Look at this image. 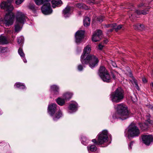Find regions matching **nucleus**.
I'll return each mask as SVG.
<instances>
[{
  "label": "nucleus",
  "instance_id": "nucleus-1",
  "mask_svg": "<svg viewBox=\"0 0 153 153\" xmlns=\"http://www.w3.org/2000/svg\"><path fill=\"white\" fill-rule=\"evenodd\" d=\"M13 0H7V1H4L1 4V7L8 13L6 14L4 19L1 18L0 24H5L6 25L9 26L12 25L13 23L14 16L13 13H11L13 9V6L11 4Z\"/></svg>",
  "mask_w": 153,
  "mask_h": 153
},
{
  "label": "nucleus",
  "instance_id": "nucleus-2",
  "mask_svg": "<svg viewBox=\"0 0 153 153\" xmlns=\"http://www.w3.org/2000/svg\"><path fill=\"white\" fill-rule=\"evenodd\" d=\"M91 46L87 45L84 48L83 54L81 56V61L82 64H89V66L94 68L97 65L99 62L98 58L92 55H88L91 51Z\"/></svg>",
  "mask_w": 153,
  "mask_h": 153
},
{
  "label": "nucleus",
  "instance_id": "nucleus-3",
  "mask_svg": "<svg viewBox=\"0 0 153 153\" xmlns=\"http://www.w3.org/2000/svg\"><path fill=\"white\" fill-rule=\"evenodd\" d=\"M115 108L116 111L113 115V119H120L122 120H124L130 117L131 112L128 108L126 106H117Z\"/></svg>",
  "mask_w": 153,
  "mask_h": 153
},
{
  "label": "nucleus",
  "instance_id": "nucleus-4",
  "mask_svg": "<svg viewBox=\"0 0 153 153\" xmlns=\"http://www.w3.org/2000/svg\"><path fill=\"white\" fill-rule=\"evenodd\" d=\"M124 92L121 88H118L110 95L111 100L113 102L118 103L121 102L124 97Z\"/></svg>",
  "mask_w": 153,
  "mask_h": 153
},
{
  "label": "nucleus",
  "instance_id": "nucleus-5",
  "mask_svg": "<svg viewBox=\"0 0 153 153\" xmlns=\"http://www.w3.org/2000/svg\"><path fill=\"white\" fill-rule=\"evenodd\" d=\"M48 111L51 115L54 116L53 119L54 120L59 119L62 115L61 111L56 106H48Z\"/></svg>",
  "mask_w": 153,
  "mask_h": 153
},
{
  "label": "nucleus",
  "instance_id": "nucleus-6",
  "mask_svg": "<svg viewBox=\"0 0 153 153\" xmlns=\"http://www.w3.org/2000/svg\"><path fill=\"white\" fill-rule=\"evenodd\" d=\"M140 134V131L135 123H132L128 127V137L134 138L138 137Z\"/></svg>",
  "mask_w": 153,
  "mask_h": 153
},
{
  "label": "nucleus",
  "instance_id": "nucleus-7",
  "mask_svg": "<svg viewBox=\"0 0 153 153\" xmlns=\"http://www.w3.org/2000/svg\"><path fill=\"white\" fill-rule=\"evenodd\" d=\"M16 22L17 23H19L24 24L26 22L27 17L25 14L23 12L18 11H17L15 16Z\"/></svg>",
  "mask_w": 153,
  "mask_h": 153
},
{
  "label": "nucleus",
  "instance_id": "nucleus-8",
  "mask_svg": "<svg viewBox=\"0 0 153 153\" xmlns=\"http://www.w3.org/2000/svg\"><path fill=\"white\" fill-rule=\"evenodd\" d=\"M108 131L107 130H104L100 133L98 135V143L101 145L106 142L108 140Z\"/></svg>",
  "mask_w": 153,
  "mask_h": 153
},
{
  "label": "nucleus",
  "instance_id": "nucleus-9",
  "mask_svg": "<svg viewBox=\"0 0 153 153\" xmlns=\"http://www.w3.org/2000/svg\"><path fill=\"white\" fill-rule=\"evenodd\" d=\"M46 1L41 8V10L43 13L45 15H48L52 13V10L51 8V4L49 2Z\"/></svg>",
  "mask_w": 153,
  "mask_h": 153
},
{
  "label": "nucleus",
  "instance_id": "nucleus-10",
  "mask_svg": "<svg viewBox=\"0 0 153 153\" xmlns=\"http://www.w3.org/2000/svg\"><path fill=\"white\" fill-rule=\"evenodd\" d=\"M147 117V121L146 122L143 124L140 123V127L141 129L144 130L146 129L148 127V123L149 124L153 125V121L149 119L150 115L149 114L146 115Z\"/></svg>",
  "mask_w": 153,
  "mask_h": 153
},
{
  "label": "nucleus",
  "instance_id": "nucleus-11",
  "mask_svg": "<svg viewBox=\"0 0 153 153\" xmlns=\"http://www.w3.org/2000/svg\"><path fill=\"white\" fill-rule=\"evenodd\" d=\"M143 143L146 145H149L153 141V137L151 135H144L142 137Z\"/></svg>",
  "mask_w": 153,
  "mask_h": 153
},
{
  "label": "nucleus",
  "instance_id": "nucleus-12",
  "mask_svg": "<svg viewBox=\"0 0 153 153\" xmlns=\"http://www.w3.org/2000/svg\"><path fill=\"white\" fill-rule=\"evenodd\" d=\"M102 31L100 30H98L96 32L94 33L93 35L92 40L93 42H96L100 39L102 37Z\"/></svg>",
  "mask_w": 153,
  "mask_h": 153
},
{
  "label": "nucleus",
  "instance_id": "nucleus-13",
  "mask_svg": "<svg viewBox=\"0 0 153 153\" xmlns=\"http://www.w3.org/2000/svg\"><path fill=\"white\" fill-rule=\"evenodd\" d=\"M84 32L83 30L78 31L75 35L76 42V43H79L83 38Z\"/></svg>",
  "mask_w": 153,
  "mask_h": 153
},
{
  "label": "nucleus",
  "instance_id": "nucleus-14",
  "mask_svg": "<svg viewBox=\"0 0 153 153\" xmlns=\"http://www.w3.org/2000/svg\"><path fill=\"white\" fill-rule=\"evenodd\" d=\"M103 81L106 82H111L112 79L111 76L108 72V73L103 75L100 77Z\"/></svg>",
  "mask_w": 153,
  "mask_h": 153
},
{
  "label": "nucleus",
  "instance_id": "nucleus-15",
  "mask_svg": "<svg viewBox=\"0 0 153 153\" xmlns=\"http://www.w3.org/2000/svg\"><path fill=\"white\" fill-rule=\"evenodd\" d=\"M108 72L105 67L103 66H102L100 67L99 70L98 74L100 77Z\"/></svg>",
  "mask_w": 153,
  "mask_h": 153
},
{
  "label": "nucleus",
  "instance_id": "nucleus-16",
  "mask_svg": "<svg viewBox=\"0 0 153 153\" xmlns=\"http://www.w3.org/2000/svg\"><path fill=\"white\" fill-rule=\"evenodd\" d=\"M149 9V7H148L147 8L143 10H136L134 12L139 15H141V14L143 15H146L148 13Z\"/></svg>",
  "mask_w": 153,
  "mask_h": 153
},
{
  "label": "nucleus",
  "instance_id": "nucleus-17",
  "mask_svg": "<svg viewBox=\"0 0 153 153\" xmlns=\"http://www.w3.org/2000/svg\"><path fill=\"white\" fill-rule=\"evenodd\" d=\"M70 7L69 6H67L63 10V14L65 17H66L68 16L70 14Z\"/></svg>",
  "mask_w": 153,
  "mask_h": 153
},
{
  "label": "nucleus",
  "instance_id": "nucleus-18",
  "mask_svg": "<svg viewBox=\"0 0 153 153\" xmlns=\"http://www.w3.org/2000/svg\"><path fill=\"white\" fill-rule=\"evenodd\" d=\"M8 43V42L6 37L1 35L0 36V44H6Z\"/></svg>",
  "mask_w": 153,
  "mask_h": 153
},
{
  "label": "nucleus",
  "instance_id": "nucleus-19",
  "mask_svg": "<svg viewBox=\"0 0 153 153\" xmlns=\"http://www.w3.org/2000/svg\"><path fill=\"white\" fill-rule=\"evenodd\" d=\"M62 2L61 0H53L52 1V7L55 8L56 6L61 4Z\"/></svg>",
  "mask_w": 153,
  "mask_h": 153
},
{
  "label": "nucleus",
  "instance_id": "nucleus-20",
  "mask_svg": "<svg viewBox=\"0 0 153 153\" xmlns=\"http://www.w3.org/2000/svg\"><path fill=\"white\" fill-rule=\"evenodd\" d=\"M22 24L17 23V22H16L15 25V32H19L21 30L22 28L21 26L22 25Z\"/></svg>",
  "mask_w": 153,
  "mask_h": 153
},
{
  "label": "nucleus",
  "instance_id": "nucleus-21",
  "mask_svg": "<svg viewBox=\"0 0 153 153\" xmlns=\"http://www.w3.org/2000/svg\"><path fill=\"white\" fill-rule=\"evenodd\" d=\"M68 111V112L71 113L76 111L77 109L76 106H69Z\"/></svg>",
  "mask_w": 153,
  "mask_h": 153
},
{
  "label": "nucleus",
  "instance_id": "nucleus-22",
  "mask_svg": "<svg viewBox=\"0 0 153 153\" xmlns=\"http://www.w3.org/2000/svg\"><path fill=\"white\" fill-rule=\"evenodd\" d=\"M56 101L59 105H62L64 104L65 101V99L60 97L58 98L56 100Z\"/></svg>",
  "mask_w": 153,
  "mask_h": 153
},
{
  "label": "nucleus",
  "instance_id": "nucleus-23",
  "mask_svg": "<svg viewBox=\"0 0 153 153\" xmlns=\"http://www.w3.org/2000/svg\"><path fill=\"white\" fill-rule=\"evenodd\" d=\"M112 25L113 29H114L116 31H117L120 30L122 28L123 26L122 25H119L117 26L115 23L113 24Z\"/></svg>",
  "mask_w": 153,
  "mask_h": 153
},
{
  "label": "nucleus",
  "instance_id": "nucleus-24",
  "mask_svg": "<svg viewBox=\"0 0 153 153\" xmlns=\"http://www.w3.org/2000/svg\"><path fill=\"white\" fill-rule=\"evenodd\" d=\"M84 25V26L87 27L90 24V20L88 17L85 18L83 21Z\"/></svg>",
  "mask_w": 153,
  "mask_h": 153
},
{
  "label": "nucleus",
  "instance_id": "nucleus-25",
  "mask_svg": "<svg viewBox=\"0 0 153 153\" xmlns=\"http://www.w3.org/2000/svg\"><path fill=\"white\" fill-rule=\"evenodd\" d=\"M51 0H35L36 4L37 5H41L44 4L46 1H50Z\"/></svg>",
  "mask_w": 153,
  "mask_h": 153
},
{
  "label": "nucleus",
  "instance_id": "nucleus-26",
  "mask_svg": "<svg viewBox=\"0 0 153 153\" xmlns=\"http://www.w3.org/2000/svg\"><path fill=\"white\" fill-rule=\"evenodd\" d=\"M72 96L71 93L67 92L63 95V96L65 100H68L71 98Z\"/></svg>",
  "mask_w": 153,
  "mask_h": 153
},
{
  "label": "nucleus",
  "instance_id": "nucleus-27",
  "mask_svg": "<svg viewBox=\"0 0 153 153\" xmlns=\"http://www.w3.org/2000/svg\"><path fill=\"white\" fill-rule=\"evenodd\" d=\"M131 78L132 79V80L131 81V83L132 84H134L135 85V87L138 90H140V88L138 86V85L137 83V80L135 79L134 78L133 76H131Z\"/></svg>",
  "mask_w": 153,
  "mask_h": 153
},
{
  "label": "nucleus",
  "instance_id": "nucleus-28",
  "mask_svg": "<svg viewBox=\"0 0 153 153\" xmlns=\"http://www.w3.org/2000/svg\"><path fill=\"white\" fill-rule=\"evenodd\" d=\"M87 148L88 151H90L91 152L95 151L97 149V147L94 145H91L89 146H88Z\"/></svg>",
  "mask_w": 153,
  "mask_h": 153
},
{
  "label": "nucleus",
  "instance_id": "nucleus-29",
  "mask_svg": "<svg viewBox=\"0 0 153 153\" xmlns=\"http://www.w3.org/2000/svg\"><path fill=\"white\" fill-rule=\"evenodd\" d=\"M15 85L17 88H19L21 89H23L25 88V86L22 83L20 82L16 83Z\"/></svg>",
  "mask_w": 153,
  "mask_h": 153
},
{
  "label": "nucleus",
  "instance_id": "nucleus-30",
  "mask_svg": "<svg viewBox=\"0 0 153 153\" xmlns=\"http://www.w3.org/2000/svg\"><path fill=\"white\" fill-rule=\"evenodd\" d=\"M51 88L52 90L55 92H58L59 89L58 87L55 85L51 86Z\"/></svg>",
  "mask_w": 153,
  "mask_h": 153
},
{
  "label": "nucleus",
  "instance_id": "nucleus-31",
  "mask_svg": "<svg viewBox=\"0 0 153 153\" xmlns=\"http://www.w3.org/2000/svg\"><path fill=\"white\" fill-rule=\"evenodd\" d=\"M18 52L21 57H25V54L23 52L22 49L21 48H19L18 51Z\"/></svg>",
  "mask_w": 153,
  "mask_h": 153
},
{
  "label": "nucleus",
  "instance_id": "nucleus-32",
  "mask_svg": "<svg viewBox=\"0 0 153 153\" xmlns=\"http://www.w3.org/2000/svg\"><path fill=\"white\" fill-rule=\"evenodd\" d=\"M7 48L6 47H0V53H4L7 51Z\"/></svg>",
  "mask_w": 153,
  "mask_h": 153
},
{
  "label": "nucleus",
  "instance_id": "nucleus-33",
  "mask_svg": "<svg viewBox=\"0 0 153 153\" xmlns=\"http://www.w3.org/2000/svg\"><path fill=\"white\" fill-rule=\"evenodd\" d=\"M24 41V38L22 36H20L19 38H18L17 39V43L19 44L21 43H22Z\"/></svg>",
  "mask_w": 153,
  "mask_h": 153
},
{
  "label": "nucleus",
  "instance_id": "nucleus-34",
  "mask_svg": "<svg viewBox=\"0 0 153 153\" xmlns=\"http://www.w3.org/2000/svg\"><path fill=\"white\" fill-rule=\"evenodd\" d=\"M104 18V17L103 16H100L98 17L97 19V20L99 22H102Z\"/></svg>",
  "mask_w": 153,
  "mask_h": 153
},
{
  "label": "nucleus",
  "instance_id": "nucleus-35",
  "mask_svg": "<svg viewBox=\"0 0 153 153\" xmlns=\"http://www.w3.org/2000/svg\"><path fill=\"white\" fill-rule=\"evenodd\" d=\"M138 27H139V30H142L144 29V26L143 25L138 24Z\"/></svg>",
  "mask_w": 153,
  "mask_h": 153
},
{
  "label": "nucleus",
  "instance_id": "nucleus-36",
  "mask_svg": "<svg viewBox=\"0 0 153 153\" xmlns=\"http://www.w3.org/2000/svg\"><path fill=\"white\" fill-rule=\"evenodd\" d=\"M82 143L85 145H86L87 143L85 141L86 140V138L85 137H83L82 138Z\"/></svg>",
  "mask_w": 153,
  "mask_h": 153
},
{
  "label": "nucleus",
  "instance_id": "nucleus-37",
  "mask_svg": "<svg viewBox=\"0 0 153 153\" xmlns=\"http://www.w3.org/2000/svg\"><path fill=\"white\" fill-rule=\"evenodd\" d=\"M92 141L93 142L95 143V144L98 145H100L99 143H98V138L97 139V141L96 139H94L92 140Z\"/></svg>",
  "mask_w": 153,
  "mask_h": 153
},
{
  "label": "nucleus",
  "instance_id": "nucleus-38",
  "mask_svg": "<svg viewBox=\"0 0 153 153\" xmlns=\"http://www.w3.org/2000/svg\"><path fill=\"white\" fill-rule=\"evenodd\" d=\"M113 24H108V25H103V27L105 28H108L110 27H113Z\"/></svg>",
  "mask_w": 153,
  "mask_h": 153
},
{
  "label": "nucleus",
  "instance_id": "nucleus-39",
  "mask_svg": "<svg viewBox=\"0 0 153 153\" xmlns=\"http://www.w3.org/2000/svg\"><path fill=\"white\" fill-rule=\"evenodd\" d=\"M134 143V141H132L130 142L128 147L129 149H132V146Z\"/></svg>",
  "mask_w": 153,
  "mask_h": 153
},
{
  "label": "nucleus",
  "instance_id": "nucleus-40",
  "mask_svg": "<svg viewBox=\"0 0 153 153\" xmlns=\"http://www.w3.org/2000/svg\"><path fill=\"white\" fill-rule=\"evenodd\" d=\"M24 1V0H16V3L17 4H21Z\"/></svg>",
  "mask_w": 153,
  "mask_h": 153
},
{
  "label": "nucleus",
  "instance_id": "nucleus-41",
  "mask_svg": "<svg viewBox=\"0 0 153 153\" xmlns=\"http://www.w3.org/2000/svg\"><path fill=\"white\" fill-rule=\"evenodd\" d=\"M130 15H131V16H130V18L133 19L136 17V16L135 15L134 13L133 14L132 13H130Z\"/></svg>",
  "mask_w": 153,
  "mask_h": 153
},
{
  "label": "nucleus",
  "instance_id": "nucleus-42",
  "mask_svg": "<svg viewBox=\"0 0 153 153\" xmlns=\"http://www.w3.org/2000/svg\"><path fill=\"white\" fill-rule=\"evenodd\" d=\"M78 69L79 71H81L83 69V67L81 65H79L78 66Z\"/></svg>",
  "mask_w": 153,
  "mask_h": 153
},
{
  "label": "nucleus",
  "instance_id": "nucleus-43",
  "mask_svg": "<svg viewBox=\"0 0 153 153\" xmlns=\"http://www.w3.org/2000/svg\"><path fill=\"white\" fill-rule=\"evenodd\" d=\"M29 8L33 11L35 10L34 6L33 5H30L29 6Z\"/></svg>",
  "mask_w": 153,
  "mask_h": 153
},
{
  "label": "nucleus",
  "instance_id": "nucleus-44",
  "mask_svg": "<svg viewBox=\"0 0 153 153\" xmlns=\"http://www.w3.org/2000/svg\"><path fill=\"white\" fill-rule=\"evenodd\" d=\"M77 105V103L75 101H72L69 105Z\"/></svg>",
  "mask_w": 153,
  "mask_h": 153
},
{
  "label": "nucleus",
  "instance_id": "nucleus-45",
  "mask_svg": "<svg viewBox=\"0 0 153 153\" xmlns=\"http://www.w3.org/2000/svg\"><path fill=\"white\" fill-rule=\"evenodd\" d=\"M111 64L114 67L116 68L117 67V65L116 64L115 62H114L113 61H111Z\"/></svg>",
  "mask_w": 153,
  "mask_h": 153
},
{
  "label": "nucleus",
  "instance_id": "nucleus-46",
  "mask_svg": "<svg viewBox=\"0 0 153 153\" xmlns=\"http://www.w3.org/2000/svg\"><path fill=\"white\" fill-rule=\"evenodd\" d=\"M134 27L135 30H139V27H138V24L134 25Z\"/></svg>",
  "mask_w": 153,
  "mask_h": 153
},
{
  "label": "nucleus",
  "instance_id": "nucleus-47",
  "mask_svg": "<svg viewBox=\"0 0 153 153\" xmlns=\"http://www.w3.org/2000/svg\"><path fill=\"white\" fill-rule=\"evenodd\" d=\"M103 47V46L101 44H100L99 45L98 48L100 50H102Z\"/></svg>",
  "mask_w": 153,
  "mask_h": 153
},
{
  "label": "nucleus",
  "instance_id": "nucleus-48",
  "mask_svg": "<svg viewBox=\"0 0 153 153\" xmlns=\"http://www.w3.org/2000/svg\"><path fill=\"white\" fill-rule=\"evenodd\" d=\"M142 81L144 83H146L147 82L145 78H143L142 79Z\"/></svg>",
  "mask_w": 153,
  "mask_h": 153
},
{
  "label": "nucleus",
  "instance_id": "nucleus-49",
  "mask_svg": "<svg viewBox=\"0 0 153 153\" xmlns=\"http://www.w3.org/2000/svg\"><path fill=\"white\" fill-rule=\"evenodd\" d=\"M76 6L79 7L81 8L82 5L81 4H77Z\"/></svg>",
  "mask_w": 153,
  "mask_h": 153
},
{
  "label": "nucleus",
  "instance_id": "nucleus-50",
  "mask_svg": "<svg viewBox=\"0 0 153 153\" xmlns=\"http://www.w3.org/2000/svg\"><path fill=\"white\" fill-rule=\"evenodd\" d=\"M108 40L107 39H106L104 40L103 43H104L105 44H107L108 43Z\"/></svg>",
  "mask_w": 153,
  "mask_h": 153
},
{
  "label": "nucleus",
  "instance_id": "nucleus-51",
  "mask_svg": "<svg viewBox=\"0 0 153 153\" xmlns=\"http://www.w3.org/2000/svg\"><path fill=\"white\" fill-rule=\"evenodd\" d=\"M112 78H113V79L114 80H115L116 79V77L114 74H112Z\"/></svg>",
  "mask_w": 153,
  "mask_h": 153
},
{
  "label": "nucleus",
  "instance_id": "nucleus-52",
  "mask_svg": "<svg viewBox=\"0 0 153 153\" xmlns=\"http://www.w3.org/2000/svg\"><path fill=\"white\" fill-rule=\"evenodd\" d=\"M23 60L25 63H26L27 62V60L25 59H24Z\"/></svg>",
  "mask_w": 153,
  "mask_h": 153
},
{
  "label": "nucleus",
  "instance_id": "nucleus-53",
  "mask_svg": "<svg viewBox=\"0 0 153 153\" xmlns=\"http://www.w3.org/2000/svg\"><path fill=\"white\" fill-rule=\"evenodd\" d=\"M150 86H152L153 88V82H151V83L150 84Z\"/></svg>",
  "mask_w": 153,
  "mask_h": 153
},
{
  "label": "nucleus",
  "instance_id": "nucleus-54",
  "mask_svg": "<svg viewBox=\"0 0 153 153\" xmlns=\"http://www.w3.org/2000/svg\"><path fill=\"white\" fill-rule=\"evenodd\" d=\"M143 4H140L139 5V6L140 7H141V6H143Z\"/></svg>",
  "mask_w": 153,
  "mask_h": 153
},
{
  "label": "nucleus",
  "instance_id": "nucleus-55",
  "mask_svg": "<svg viewBox=\"0 0 153 153\" xmlns=\"http://www.w3.org/2000/svg\"><path fill=\"white\" fill-rule=\"evenodd\" d=\"M132 97H131V100H132V101L134 102H135V100H133V99H132Z\"/></svg>",
  "mask_w": 153,
  "mask_h": 153
},
{
  "label": "nucleus",
  "instance_id": "nucleus-56",
  "mask_svg": "<svg viewBox=\"0 0 153 153\" xmlns=\"http://www.w3.org/2000/svg\"><path fill=\"white\" fill-rule=\"evenodd\" d=\"M113 30V29H111L110 30V32H111Z\"/></svg>",
  "mask_w": 153,
  "mask_h": 153
},
{
  "label": "nucleus",
  "instance_id": "nucleus-57",
  "mask_svg": "<svg viewBox=\"0 0 153 153\" xmlns=\"http://www.w3.org/2000/svg\"><path fill=\"white\" fill-rule=\"evenodd\" d=\"M56 105L55 104H53L52 105Z\"/></svg>",
  "mask_w": 153,
  "mask_h": 153
},
{
  "label": "nucleus",
  "instance_id": "nucleus-58",
  "mask_svg": "<svg viewBox=\"0 0 153 153\" xmlns=\"http://www.w3.org/2000/svg\"><path fill=\"white\" fill-rule=\"evenodd\" d=\"M1 114V111H0V114Z\"/></svg>",
  "mask_w": 153,
  "mask_h": 153
}]
</instances>
